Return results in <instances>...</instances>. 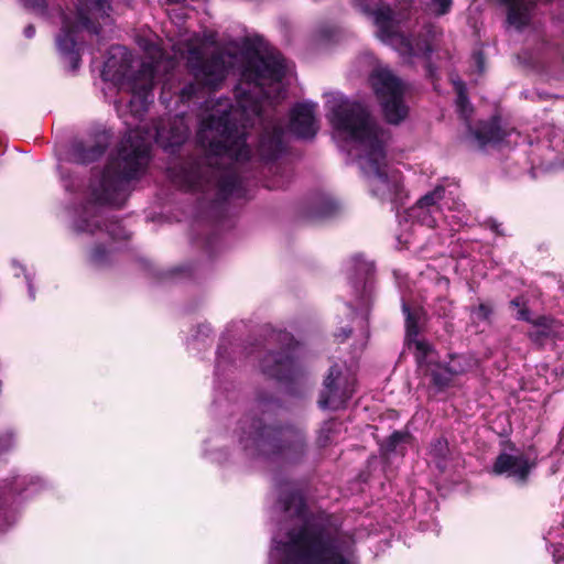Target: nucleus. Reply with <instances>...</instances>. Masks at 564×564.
Masks as SVG:
<instances>
[{
	"instance_id": "obj_19",
	"label": "nucleus",
	"mask_w": 564,
	"mask_h": 564,
	"mask_svg": "<svg viewBox=\"0 0 564 564\" xmlns=\"http://www.w3.org/2000/svg\"><path fill=\"white\" fill-rule=\"evenodd\" d=\"M109 140L107 135H100L96 140L74 141L70 148V156L75 163L89 164L98 161L107 151Z\"/></svg>"
},
{
	"instance_id": "obj_3",
	"label": "nucleus",
	"mask_w": 564,
	"mask_h": 564,
	"mask_svg": "<svg viewBox=\"0 0 564 564\" xmlns=\"http://www.w3.org/2000/svg\"><path fill=\"white\" fill-rule=\"evenodd\" d=\"M149 161L150 145L147 140L138 132L126 134L116 155L110 156L105 165L99 184L91 188L94 203L122 207L129 196L131 181L144 173Z\"/></svg>"
},
{
	"instance_id": "obj_34",
	"label": "nucleus",
	"mask_w": 564,
	"mask_h": 564,
	"mask_svg": "<svg viewBox=\"0 0 564 564\" xmlns=\"http://www.w3.org/2000/svg\"><path fill=\"white\" fill-rule=\"evenodd\" d=\"M510 307L518 308L517 319L531 322V313L528 307V301L523 295H518L509 303Z\"/></svg>"
},
{
	"instance_id": "obj_25",
	"label": "nucleus",
	"mask_w": 564,
	"mask_h": 564,
	"mask_svg": "<svg viewBox=\"0 0 564 564\" xmlns=\"http://www.w3.org/2000/svg\"><path fill=\"white\" fill-rule=\"evenodd\" d=\"M338 210L339 204L335 199L319 197L312 203L304 217L307 220H321L335 216Z\"/></svg>"
},
{
	"instance_id": "obj_11",
	"label": "nucleus",
	"mask_w": 564,
	"mask_h": 564,
	"mask_svg": "<svg viewBox=\"0 0 564 564\" xmlns=\"http://www.w3.org/2000/svg\"><path fill=\"white\" fill-rule=\"evenodd\" d=\"M355 6L367 15L373 17L375 24L378 28L379 36L382 40H392L393 37H400V45L402 51L408 56H417L422 53V56L426 59L431 57L433 52L430 42L424 41L422 44H417L416 47L412 44L411 40L397 32L393 19V11L389 6L380 4L379 0H354Z\"/></svg>"
},
{
	"instance_id": "obj_24",
	"label": "nucleus",
	"mask_w": 564,
	"mask_h": 564,
	"mask_svg": "<svg viewBox=\"0 0 564 564\" xmlns=\"http://www.w3.org/2000/svg\"><path fill=\"white\" fill-rule=\"evenodd\" d=\"M534 329L528 333V337L531 341L543 345L546 339L551 338L554 332V325L556 321L546 315H540L536 318H531L529 322Z\"/></svg>"
},
{
	"instance_id": "obj_48",
	"label": "nucleus",
	"mask_w": 564,
	"mask_h": 564,
	"mask_svg": "<svg viewBox=\"0 0 564 564\" xmlns=\"http://www.w3.org/2000/svg\"><path fill=\"white\" fill-rule=\"evenodd\" d=\"M324 36L329 37L330 36V32L329 31H324Z\"/></svg>"
},
{
	"instance_id": "obj_38",
	"label": "nucleus",
	"mask_w": 564,
	"mask_h": 564,
	"mask_svg": "<svg viewBox=\"0 0 564 564\" xmlns=\"http://www.w3.org/2000/svg\"><path fill=\"white\" fill-rule=\"evenodd\" d=\"M453 6V0H431L429 3V9L436 17H442L447 14Z\"/></svg>"
},
{
	"instance_id": "obj_8",
	"label": "nucleus",
	"mask_w": 564,
	"mask_h": 564,
	"mask_svg": "<svg viewBox=\"0 0 564 564\" xmlns=\"http://www.w3.org/2000/svg\"><path fill=\"white\" fill-rule=\"evenodd\" d=\"M361 170L368 178L370 193L380 202L393 206L403 205L408 197L403 178L399 171L387 172L386 144L366 153L360 162Z\"/></svg>"
},
{
	"instance_id": "obj_29",
	"label": "nucleus",
	"mask_w": 564,
	"mask_h": 564,
	"mask_svg": "<svg viewBox=\"0 0 564 564\" xmlns=\"http://www.w3.org/2000/svg\"><path fill=\"white\" fill-rule=\"evenodd\" d=\"M454 90L456 93V107L458 112L467 117L471 112L466 84L459 78L453 80Z\"/></svg>"
},
{
	"instance_id": "obj_17",
	"label": "nucleus",
	"mask_w": 564,
	"mask_h": 564,
	"mask_svg": "<svg viewBox=\"0 0 564 564\" xmlns=\"http://www.w3.org/2000/svg\"><path fill=\"white\" fill-rule=\"evenodd\" d=\"M501 121V116L495 113L488 120L479 121L475 129L469 127V132L480 148L500 143L510 135V132L502 128Z\"/></svg>"
},
{
	"instance_id": "obj_4",
	"label": "nucleus",
	"mask_w": 564,
	"mask_h": 564,
	"mask_svg": "<svg viewBox=\"0 0 564 564\" xmlns=\"http://www.w3.org/2000/svg\"><path fill=\"white\" fill-rule=\"evenodd\" d=\"M111 10L110 0H77L75 9L69 11L59 7L61 29L55 36V44L73 72L80 66L85 43L83 33L99 34L100 19L108 18Z\"/></svg>"
},
{
	"instance_id": "obj_5",
	"label": "nucleus",
	"mask_w": 564,
	"mask_h": 564,
	"mask_svg": "<svg viewBox=\"0 0 564 564\" xmlns=\"http://www.w3.org/2000/svg\"><path fill=\"white\" fill-rule=\"evenodd\" d=\"M252 426L251 446L259 456L292 466L305 463L310 445L304 427L280 421L268 424L262 417H257Z\"/></svg>"
},
{
	"instance_id": "obj_18",
	"label": "nucleus",
	"mask_w": 564,
	"mask_h": 564,
	"mask_svg": "<svg viewBox=\"0 0 564 564\" xmlns=\"http://www.w3.org/2000/svg\"><path fill=\"white\" fill-rule=\"evenodd\" d=\"M423 375L429 379V389L433 394L445 392L453 386L454 378L459 376L460 369H447L446 364L440 361L425 362Z\"/></svg>"
},
{
	"instance_id": "obj_42",
	"label": "nucleus",
	"mask_w": 564,
	"mask_h": 564,
	"mask_svg": "<svg viewBox=\"0 0 564 564\" xmlns=\"http://www.w3.org/2000/svg\"><path fill=\"white\" fill-rule=\"evenodd\" d=\"M473 313L480 321H488L492 314V308L486 303H480L477 307L473 308Z\"/></svg>"
},
{
	"instance_id": "obj_36",
	"label": "nucleus",
	"mask_w": 564,
	"mask_h": 564,
	"mask_svg": "<svg viewBox=\"0 0 564 564\" xmlns=\"http://www.w3.org/2000/svg\"><path fill=\"white\" fill-rule=\"evenodd\" d=\"M205 87L198 84V82H196L195 79L194 82L185 84L180 90V100L182 102L191 101L194 97L198 95L199 90Z\"/></svg>"
},
{
	"instance_id": "obj_14",
	"label": "nucleus",
	"mask_w": 564,
	"mask_h": 564,
	"mask_svg": "<svg viewBox=\"0 0 564 564\" xmlns=\"http://www.w3.org/2000/svg\"><path fill=\"white\" fill-rule=\"evenodd\" d=\"M286 151L284 142V129L278 123H269L259 134L256 153L263 163L279 160Z\"/></svg>"
},
{
	"instance_id": "obj_15",
	"label": "nucleus",
	"mask_w": 564,
	"mask_h": 564,
	"mask_svg": "<svg viewBox=\"0 0 564 564\" xmlns=\"http://www.w3.org/2000/svg\"><path fill=\"white\" fill-rule=\"evenodd\" d=\"M535 464L524 455H512L501 452L494 460L491 473L496 476H507L513 478L517 482L527 484L531 470Z\"/></svg>"
},
{
	"instance_id": "obj_12",
	"label": "nucleus",
	"mask_w": 564,
	"mask_h": 564,
	"mask_svg": "<svg viewBox=\"0 0 564 564\" xmlns=\"http://www.w3.org/2000/svg\"><path fill=\"white\" fill-rule=\"evenodd\" d=\"M355 390L347 375L338 364L329 367L319 391L318 406L323 410H338L345 408Z\"/></svg>"
},
{
	"instance_id": "obj_2",
	"label": "nucleus",
	"mask_w": 564,
	"mask_h": 564,
	"mask_svg": "<svg viewBox=\"0 0 564 564\" xmlns=\"http://www.w3.org/2000/svg\"><path fill=\"white\" fill-rule=\"evenodd\" d=\"M282 510L299 523L286 532L281 564H355L340 547V528L325 510L308 509L304 495L291 490L280 498Z\"/></svg>"
},
{
	"instance_id": "obj_20",
	"label": "nucleus",
	"mask_w": 564,
	"mask_h": 564,
	"mask_svg": "<svg viewBox=\"0 0 564 564\" xmlns=\"http://www.w3.org/2000/svg\"><path fill=\"white\" fill-rule=\"evenodd\" d=\"M156 68L152 63H141L139 69L130 77V87L133 98L140 99L142 104L147 102L154 87Z\"/></svg>"
},
{
	"instance_id": "obj_13",
	"label": "nucleus",
	"mask_w": 564,
	"mask_h": 564,
	"mask_svg": "<svg viewBox=\"0 0 564 564\" xmlns=\"http://www.w3.org/2000/svg\"><path fill=\"white\" fill-rule=\"evenodd\" d=\"M284 76L283 59L273 54H257L248 58L242 70V77L256 86H262L265 82L280 83Z\"/></svg>"
},
{
	"instance_id": "obj_7",
	"label": "nucleus",
	"mask_w": 564,
	"mask_h": 564,
	"mask_svg": "<svg viewBox=\"0 0 564 564\" xmlns=\"http://www.w3.org/2000/svg\"><path fill=\"white\" fill-rule=\"evenodd\" d=\"M297 348L299 341L292 333L267 329L263 341L264 355L260 358L262 373L279 382H294L302 375Z\"/></svg>"
},
{
	"instance_id": "obj_27",
	"label": "nucleus",
	"mask_w": 564,
	"mask_h": 564,
	"mask_svg": "<svg viewBox=\"0 0 564 564\" xmlns=\"http://www.w3.org/2000/svg\"><path fill=\"white\" fill-rule=\"evenodd\" d=\"M410 437L408 432L394 431L384 441L379 444V452L382 458L388 459L391 454L398 451V447Z\"/></svg>"
},
{
	"instance_id": "obj_35",
	"label": "nucleus",
	"mask_w": 564,
	"mask_h": 564,
	"mask_svg": "<svg viewBox=\"0 0 564 564\" xmlns=\"http://www.w3.org/2000/svg\"><path fill=\"white\" fill-rule=\"evenodd\" d=\"M433 312L440 318H453V302L445 296H440L433 305Z\"/></svg>"
},
{
	"instance_id": "obj_10",
	"label": "nucleus",
	"mask_w": 564,
	"mask_h": 564,
	"mask_svg": "<svg viewBox=\"0 0 564 564\" xmlns=\"http://www.w3.org/2000/svg\"><path fill=\"white\" fill-rule=\"evenodd\" d=\"M186 66L193 78L208 90H217L225 82L231 67L230 56L224 51L205 54L199 47L188 51Z\"/></svg>"
},
{
	"instance_id": "obj_39",
	"label": "nucleus",
	"mask_w": 564,
	"mask_h": 564,
	"mask_svg": "<svg viewBox=\"0 0 564 564\" xmlns=\"http://www.w3.org/2000/svg\"><path fill=\"white\" fill-rule=\"evenodd\" d=\"M449 359V362L446 364L447 369H460L459 376L468 371L469 364L465 356L451 354Z\"/></svg>"
},
{
	"instance_id": "obj_37",
	"label": "nucleus",
	"mask_w": 564,
	"mask_h": 564,
	"mask_svg": "<svg viewBox=\"0 0 564 564\" xmlns=\"http://www.w3.org/2000/svg\"><path fill=\"white\" fill-rule=\"evenodd\" d=\"M416 348V362L421 368H424L425 362H430L427 360L429 355L433 351V346L425 340H417L415 343Z\"/></svg>"
},
{
	"instance_id": "obj_16",
	"label": "nucleus",
	"mask_w": 564,
	"mask_h": 564,
	"mask_svg": "<svg viewBox=\"0 0 564 564\" xmlns=\"http://www.w3.org/2000/svg\"><path fill=\"white\" fill-rule=\"evenodd\" d=\"M290 131L299 139H313L318 130L315 105L296 104L290 112Z\"/></svg>"
},
{
	"instance_id": "obj_47",
	"label": "nucleus",
	"mask_w": 564,
	"mask_h": 564,
	"mask_svg": "<svg viewBox=\"0 0 564 564\" xmlns=\"http://www.w3.org/2000/svg\"><path fill=\"white\" fill-rule=\"evenodd\" d=\"M503 446L506 448H508L510 452H517L518 451L516 444L513 442H511V441L505 442Z\"/></svg>"
},
{
	"instance_id": "obj_1",
	"label": "nucleus",
	"mask_w": 564,
	"mask_h": 564,
	"mask_svg": "<svg viewBox=\"0 0 564 564\" xmlns=\"http://www.w3.org/2000/svg\"><path fill=\"white\" fill-rule=\"evenodd\" d=\"M254 119H262V105L247 91L238 94L236 107L230 106L200 120L196 133L199 153L170 169L171 176L186 189L214 192L209 208L217 219L225 216L230 197L240 198L245 194L234 165H226L221 160L228 158L243 163L251 159L247 130L253 126Z\"/></svg>"
},
{
	"instance_id": "obj_9",
	"label": "nucleus",
	"mask_w": 564,
	"mask_h": 564,
	"mask_svg": "<svg viewBox=\"0 0 564 564\" xmlns=\"http://www.w3.org/2000/svg\"><path fill=\"white\" fill-rule=\"evenodd\" d=\"M370 85L379 100L386 121L390 124L401 123L409 113L404 104V88L399 77L389 69H376L369 77Z\"/></svg>"
},
{
	"instance_id": "obj_43",
	"label": "nucleus",
	"mask_w": 564,
	"mask_h": 564,
	"mask_svg": "<svg viewBox=\"0 0 564 564\" xmlns=\"http://www.w3.org/2000/svg\"><path fill=\"white\" fill-rule=\"evenodd\" d=\"M13 444V437L11 433L0 434V455L8 452Z\"/></svg>"
},
{
	"instance_id": "obj_26",
	"label": "nucleus",
	"mask_w": 564,
	"mask_h": 564,
	"mask_svg": "<svg viewBox=\"0 0 564 564\" xmlns=\"http://www.w3.org/2000/svg\"><path fill=\"white\" fill-rule=\"evenodd\" d=\"M445 188L443 186H436L433 191L423 195L412 207V212L426 210L432 214L434 210H438L437 203L444 198Z\"/></svg>"
},
{
	"instance_id": "obj_40",
	"label": "nucleus",
	"mask_w": 564,
	"mask_h": 564,
	"mask_svg": "<svg viewBox=\"0 0 564 564\" xmlns=\"http://www.w3.org/2000/svg\"><path fill=\"white\" fill-rule=\"evenodd\" d=\"M257 401H258L259 408L261 409L262 412L265 411L264 408H267V406H279L280 405L278 398H275L271 393H265V392H259L257 395Z\"/></svg>"
},
{
	"instance_id": "obj_23",
	"label": "nucleus",
	"mask_w": 564,
	"mask_h": 564,
	"mask_svg": "<svg viewBox=\"0 0 564 564\" xmlns=\"http://www.w3.org/2000/svg\"><path fill=\"white\" fill-rule=\"evenodd\" d=\"M76 229L79 232L95 234L97 231H106L112 238H121L117 230H121L119 221L115 218H101L99 214L94 213V219L80 217L76 223Z\"/></svg>"
},
{
	"instance_id": "obj_31",
	"label": "nucleus",
	"mask_w": 564,
	"mask_h": 564,
	"mask_svg": "<svg viewBox=\"0 0 564 564\" xmlns=\"http://www.w3.org/2000/svg\"><path fill=\"white\" fill-rule=\"evenodd\" d=\"M402 312L405 316V330L408 336H417L420 333L419 328V313L413 312L410 306L403 302Z\"/></svg>"
},
{
	"instance_id": "obj_32",
	"label": "nucleus",
	"mask_w": 564,
	"mask_h": 564,
	"mask_svg": "<svg viewBox=\"0 0 564 564\" xmlns=\"http://www.w3.org/2000/svg\"><path fill=\"white\" fill-rule=\"evenodd\" d=\"M335 422L333 420L326 421L321 426L318 434L316 436V445L319 448L327 447L333 442V436L335 433Z\"/></svg>"
},
{
	"instance_id": "obj_21",
	"label": "nucleus",
	"mask_w": 564,
	"mask_h": 564,
	"mask_svg": "<svg viewBox=\"0 0 564 564\" xmlns=\"http://www.w3.org/2000/svg\"><path fill=\"white\" fill-rule=\"evenodd\" d=\"M132 54L126 46L112 45L105 62V73H111L116 78H124L132 66Z\"/></svg>"
},
{
	"instance_id": "obj_44",
	"label": "nucleus",
	"mask_w": 564,
	"mask_h": 564,
	"mask_svg": "<svg viewBox=\"0 0 564 564\" xmlns=\"http://www.w3.org/2000/svg\"><path fill=\"white\" fill-rule=\"evenodd\" d=\"M474 59L476 62L478 70L480 73H482L484 72V67H485V56H484V53L480 52V51L474 53Z\"/></svg>"
},
{
	"instance_id": "obj_46",
	"label": "nucleus",
	"mask_w": 564,
	"mask_h": 564,
	"mask_svg": "<svg viewBox=\"0 0 564 564\" xmlns=\"http://www.w3.org/2000/svg\"><path fill=\"white\" fill-rule=\"evenodd\" d=\"M256 419L252 420V422H254ZM251 425H253V423H251ZM250 432L248 434V437L245 440V438H241V442H245V448H250L252 449L256 454L257 452L252 448L251 446V441H250V436H251V433L253 432V426H250Z\"/></svg>"
},
{
	"instance_id": "obj_33",
	"label": "nucleus",
	"mask_w": 564,
	"mask_h": 564,
	"mask_svg": "<svg viewBox=\"0 0 564 564\" xmlns=\"http://www.w3.org/2000/svg\"><path fill=\"white\" fill-rule=\"evenodd\" d=\"M90 262L97 268H104L110 264V254L101 243L96 245L89 254Z\"/></svg>"
},
{
	"instance_id": "obj_22",
	"label": "nucleus",
	"mask_w": 564,
	"mask_h": 564,
	"mask_svg": "<svg viewBox=\"0 0 564 564\" xmlns=\"http://www.w3.org/2000/svg\"><path fill=\"white\" fill-rule=\"evenodd\" d=\"M188 138V132L182 124L173 123L169 128L156 130V142L164 151L176 154Z\"/></svg>"
},
{
	"instance_id": "obj_41",
	"label": "nucleus",
	"mask_w": 564,
	"mask_h": 564,
	"mask_svg": "<svg viewBox=\"0 0 564 564\" xmlns=\"http://www.w3.org/2000/svg\"><path fill=\"white\" fill-rule=\"evenodd\" d=\"M24 6L33 10L39 15L47 14V1L46 0H23Z\"/></svg>"
},
{
	"instance_id": "obj_30",
	"label": "nucleus",
	"mask_w": 564,
	"mask_h": 564,
	"mask_svg": "<svg viewBox=\"0 0 564 564\" xmlns=\"http://www.w3.org/2000/svg\"><path fill=\"white\" fill-rule=\"evenodd\" d=\"M449 445L446 437L438 436L432 440L430 445V455L437 460V466L446 463L449 457Z\"/></svg>"
},
{
	"instance_id": "obj_28",
	"label": "nucleus",
	"mask_w": 564,
	"mask_h": 564,
	"mask_svg": "<svg viewBox=\"0 0 564 564\" xmlns=\"http://www.w3.org/2000/svg\"><path fill=\"white\" fill-rule=\"evenodd\" d=\"M9 491L7 488L0 491V531L7 529L13 520L11 506L14 497Z\"/></svg>"
},
{
	"instance_id": "obj_45",
	"label": "nucleus",
	"mask_w": 564,
	"mask_h": 564,
	"mask_svg": "<svg viewBox=\"0 0 564 564\" xmlns=\"http://www.w3.org/2000/svg\"><path fill=\"white\" fill-rule=\"evenodd\" d=\"M23 34L26 39H32L35 35V26L33 24H28L23 30Z\"/></svg>"
},
{
	"instance_id": "obj_6",
	"label": "nucleus",
	"mask_w": 564,
	"mask_h": 564,
	"mask_svg": "<svg viewBox=\"0 0 564 564\" xmlns=\"http://www.w3.org/2000/svg\"><path fill=\"white\" fill-rule=\"evenodd\" d=\"M329 122L347 140L360 145L365 154L386 144V130L359 101L336 100L330 108Z\"/></svg>"
}]
</instances>
